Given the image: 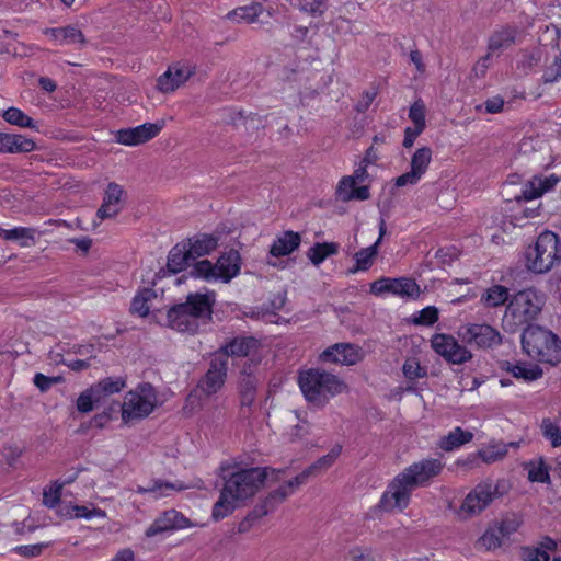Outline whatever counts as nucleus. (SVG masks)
<instances>
[{
    "label": "nucleus",
    "mask_w": 561,
    "mask_h": 561,
    "mask_svg": "<svg viewBox=\"0 0 561 561\" xmlns=\"http://www.w3.org/2000/svg\"><path fill=\"white\" fill-rule=\"evenodd\" d=\"M218 476L224 481L218 501L214 504L211 517L224 519L233 513L239 502L255 494L266 479V472L259 467L242 468L237 459H228L218 467Z\"/></svg>",
    "instance_id": "obj_1"
},
{
    "label": "nucleus",
    "mask_w": 561,
    "mask_h": 561,
    "mask_svg": "<svg viewBox=\"0 0 561 561\" xmlns=\"http://www.w3.org/2000/svg\"><path fill=\"white\" fill-rule=\"evenodd\" d=\"M444 467L438 458H423L411 463L388 483L378 507L383 512H403L410 505L413 491L427 486L442 473Z\"/></svg>",
    "instance_id": "obj_2"
},
{
    "label": "nucleus",
    "mask_w": 561,
    "mask_h": 561,
    "mask_svg": "<svg viewBox=\"0 0 561 561\" xmlns=\"http://www.w3.org/2000/svg\"><path fill=\"white\" fill-rule=\"evenodd\" d=\"M522 347L533 359L556 366L561 363V340L552 331L528 325L522 333Z\"/></svg>",
    "instance_id": "obj_3"
},
{
    "label": "nucleus",
    "mask_w": 561,
    "mask_h": 561,
    "mask_svg": "<svg viewBox=\"0 0 561 561\" xmlns=\"http://www.w3.org/2000/svg\"><path fill=\"white\" fill-rule=\"evenodd\" d=\"M298 385L306 400L316 405H324L344 388L335 375L316 368L300 371Z\"/></svg>",
    "instance_id": "obj_4"
},
{
    "label": "nucleus",
    "mask_w": 561,
    "mask_h": 561,
    "mask_svg": "<svg viewBox=\"0 0 561 561\" xmlns=\"http://www.w3.org/2000/svg\"><path fill=\"white\" fill-rule=\"evenodd\" d=\"M561 262V242L557 233L541 232L533 247L526 250V267L536 274H545Z\"/></svg>",
    "instance_id": "obj_5"
},
{
    "label": "nucleus",
    "mask_w": 561,
    "mask_h": 561,
    "mask_svg": "<svg viewBox=\"0 0 561 561\" xmlns=\"http://www.w3.org/2000/svg\"><path fill=\"white\" fill-rule=\"evenodd\" d=\"M157 407V391L149 382H141L129 390L124 398L121 414L124 423L142 420Z\"/></svg>",
    "instance_id": "obj_6"
},
{
    "label": "nucleus",
    "mask_w": 561,
    "mask_h": 561,
    "mask_svg": "<svg viewBox=\"0 0 561 561\" xmlns=\"http://www.w3.org/2000/svg\"><path fill=\"white\" fill-rule=\"evenodd\" d=\"M370 293L378 297L393 296L402 300H416L421 295V288L411 277L383 276L370 283Z\"/></svg>",
    "instance_id": "obj_7"
},
{
    "label": "nucleus",
    "mask_w": 561,
    "mask_h": 561,
    "mask_svg": "<svg viewBox=\"0 0 561 561\" xmlns=\"http://www.w3.org/2000/svg\"><path fill=\"white\" fill-rule=\"evenodd\" d=\"M227 360L225 356H214L206 374L198 380L195 389L187 396V402L193 403L198 393L206 398L216 394L224 387L227 379Z\"/></svg>",
    "instance_id": "obj_8"
},
{
    "label": "nucleus",
    "mask_w": 561,
    "mask_h": 561,
    "mask_svg": "<svg viewBox=\"0 0 561 561\" xmlns=\"http://www.w3.org/2000/svg\"><path fill=\"white\" fill-rule=\"evenodd\" d=\"M517 36L518 28L515 25L506 24L494 28L488 39V53L477 61L474 71L477 73L480 71L483 76L490 67L491 58L494 55L500 56L504 50L515 45Z\"/></svg>",
    "instance_id": "obj_9"
},
{
    "label": "nucleus",
    "mask_w": 561,
    "mask_h": 561,
    "mask_svg": "<svg viewBox=\"0 0 561 561\" xmlns=\"http://www.w3.org/2000/svg\"><path fill=\"white\" fill-rule=\"evenodd\" d=\"M342 453V445L336 444L334 445L330 451L320 457L318 460H316L313 463H311L308 468L302 470L299 474H297L294 479L280 484L278 486V493L280 494V497H288L295 489L298 486L305 484L309 477L316 476L321 471H324L333 466V463L336 461L339 456Z\"/></svg>",
    "instance_id": "obj_10"
},
{
    "label": "nucleus",
    "mask_w": 561,
    "mask_h": 561,
    "mask_svg": "<svg viewBox=\"0 0 561 561\" xmlns=\"http://www.w3.org/2000/svg\"><path fill=\"white\" fill-rule=\"evenodd\" d=\"M546 304V295L536 288L519 290L510 299L504 316H538Z\"/></svg>",
    "instance_id": "obj_11"
},
{
    "label": "nucleus",
    "mask_w": 561,
    "mask_h": 561,
    "mask_svg": "<svg viewBox=\"0 0 561 561\" xmlns=\"http://www.w3.org/2000/svg\"><path fill=\"white\" fill-rule=\"evenodd\" d=\"M431 345L449 364L461 365L472 358L471 352L448 334L437 333L433 335Z\"/></svg>",
    "instance_id": "obj_12"
},
{
    "label": "nucleus",
    "mask_w": 561,
    "mask_h": 561,
    "mask_svg": "<svg viewBox=\"0 0 561 561\" xmlns=\"http://www.w3.org/2000/svg\"><path fill=\"white\" fill-rule=\"evenodd\" d=\"M215 293L188 294L186 300L168 310L167 316H211Z\"/></svg>",
    "instance_id": "obj_13"
},
{
    "label": "nucleus",
    "mask_w": 561,
    "mask_h": 561,
    "mask_svg": "<svg viewBox=\"0 0 561 561\" xmlns=\"http://www.w3.org/2000/svg\"><path fill=\"white\" fill-rule=\"evenodd\" d=\"M493 495L494 490L491 483H479L463 499L459 508V515L462 518L479 515L492 502Z\"/></svg>",
    "instance_id": "obj_14"
},
{
    "label": "nucleus",
    "mask_w": 561,
    "mask_h": 561,
    "mask_svg": "<svg viewBox=\"0 0 561 561\" xmlns=\"http://www.w3.org/2000/svg\"><path fill=\"white\" fill-rule=\"evenodd\" d=\"M195 73V66L187 61H178L157 79V89L162 93H171L183 85Z\"/></svg>",
    "instance_id": "obj_15"
},
{
    "label": "nucleus",
    "mask_w": 561,
    "mask_h": 561,
    "mask_svg": "<svg viewBox=\"0 0 561 561\" xmlns=\"http://www.w3.org/2000/svg\"><path fill=\"white\" fill-rule=\"evenodd\" d=\"M433 151L430 147H421L411 157L410 170L399 175L394 184L398 187L415 185L426 173L432 162Z\"/></svg>",
    "instance_id": "obj_16"
},
{
    "label": "nucleus",
    "mask_w": 561,
    "mask_h": 561,
    "mask_svg": "<svg viewBox=\"0 0 561 561\" xmlns=\"http://www.w3.org/2000/svg\"><path fill=\"white\" fill-rule=\"evenodd\" d=\"M462 342L481 348L491 347L500 342V333L489 324H469L459 330Z\"/></svg>",
    "instance_id": "obj_17"
},
{
    "label": "nucleus",
    "mask_w": 561,
    "mask_h": 561,
    "mask_svg": "<svg viewBox=\"0 0 561 561\" xmlns=\"http://www.w3.org/2000/svg\"><path fill=\"white\" fill-rule=\"evenodd\" d=\"M192 522L176 510H168L160 514L153 523L146 529L145 535L148 538L154 537L165 531L190 528Z\"/></svg>",
    "instance_id": "obj_18"
},
{
    "label": "nucleus",
    "mask_w": 561,
    "mask_h": 561,
    "mask_svg": "<svg viewBox=\"0 0 561 561\" xmlns=\"http://www.w3.org/2000/svg\"><path fill=\"white\" fill-rule=\"evenodd\" d=\"M161 129V124L145 123L134 128L118 130L116 140L125 146H138L154 138Z\"/></svg>",
    "instance_id": "obj_19"
},
{
    "label": "nucleus",
    "mask_w": 561,
    "mask_h": 561,
    "mask_svg": "<svg viewBox=\"0 0 561 561\" xmlns=\"http://www.w3.org/2000/svg\"><path fill=\"white\" fill-rule=\"evenodd\" d=\"M320 358L324 363L355 365L362 359V351L350 343H336L324 350Z\"/></svg>",
    "instance_id": "obj_20"
},
{
    "label": "nucleus",
    "mask_w": 561,
    "mask_h": 561,
    "mask_svg": "<svg viewBox=\"0 0 561 561\" xmlns=\"http://www.w3.org/2000/svg\"><path fill=\"white\" fill-rule=\"evenodd\" d=\"M161 297L158 293L149 287L137 290L130 302V313L134 316H154L161 311Z\"/></svg>",
    "instance_id": "obj_21"
},
{
    "label": "nucleus",
    "mask_w": 561,
    "mask_h": 561,
    "mask_svg": "<svg viewBox=\"0 0 561 561\" xmlns=\"http://www.w3.org/2000/svg\"><path fill=\"white\" fill-rule=\"evenodd\" d=\"M43 34L49 36L54 45H75L81 48L87 45V38L82 31L73 24L61 27H47Z\"/></svg>",
    "instance_id": "obj_22"
},
{
    "label": "nucleus",
    "mask_w": 561,
    "mask_h": 561,
    "mask_svg": "<svg viewBox=\"0 0 561 561\" xmlns=\"http://www.w3.org/2000/svg\"><path fill=\"white\" fill-rule=\"evenodd\" d=\"M286 497H280L278 493V488L272 491L260 504H257L252 512L248 514L245 518H243L238 526L239 533L248 531L252 524L263 516L267 515L272 512L279 503L285 501Z\"/></svg>",
    "instance_id": "obj_23"
},
{
    "label": "nucleus",
    "mask_w": 561,
    "mask_h": 561,
    "mask_svg": "<svg viewBox=\"0 0 561 561\" xmlns=\"http://www.w3.org/2000/svg\"><path fill=\"white\" fill-rule=\"evenodd\" d=\"M216 276L219 282L229 283L239 275L241 257L238 251L230 250L222 253L215 263Z\"/></svg>",
    "instance_id": "obj_24"
},
{
    "label": "nucleus",
    "mask_w": 561,
    "mask_h": 561,
    "mask_svg": "<svg viewBox=\"0 0 561 561\" xmlns=\"http://www.w3.org/2000/svg\"><path fill=\"white\" fill-rule=\"evenodd\" d=\"M335 197L341 202L367 201L370 197L369 187L359 185L353 178L344 175L335 187Z\"/></svg>",
    "instance_id": "obj_25"
},
{
    "label": "nucleus",
    "mask_w": 561,
    "mask_h": 561,
    "mask_svg": "<svg viewBox=\"0 0 561 561\" xmlns=\"http://www.w3.org/2000/svg\"><path fill=\"white\" fill-rule=\"evenodd\" d=\"M124 190L117 183H110L105 190L102 205L98 209L96 216L100 219L115 217L122 208V197Z\"/></svg>",
    "instance_id": "obj_26"
},
{
    "label": "nucleus",
    "mask_w": 561,
    "mask_h": 561,
    "mask_svg": "<svg viewBox=\"0 0 561 561\" xmlns=\"http://www.w3.org/2000/svg\"><path fill=\"white\" fill-rule=\"evenodd\" d=\"M35 149L36 144L32 138L0 131V153H30Z\"/></svg>",
    "instance_id": "obj_27"
},
{
    "label": "nucleus",
    "mask_w": 561,
    "mask_h": 561,
    "mask_svg": "<svg viewBox=\"0 0 561 561\" xmlns=\"http://www.w3.org/2000/svg\"><path fill=\"white\" fill-rule=\"evenodd\" d=\"M183 241L195 261L215 251L218 247L219 238L213 233H196Z\"/></svg>",
    "instance_id": "obj_28"
},
{
    "label": "nucleus",
    "mask_w": 561,
    "mask_h": 561,
    "mask_svg": "<svg viewBox=\"0 0 561 561\" xmlns=\"http://www.w3.org/2000/svg\"><path fill=\"white\" fill-rule=\"evenodd\" d=\"M378 230V239L371 245L360 249L354 254L356 265L351 270L353 273L357 271H367L371 266L373 261L378 253V247L387 232L386 221L382 218L380 219Z\"/></svg>",
    "instance_id": "obj_29"
},
{
    "label": "nucleus",
    "mask_w": 561,
    "mask_h": 561,
    "mask_svg": "<svg viewBox=\"0 0 561 561\" xmlns=\"http://www.w3.org/2000/svg\"><path fill=\"white\" fill-rule=\"evenodd\" d=\"M187 486L182 481L168 482L161 479H153L147 486L137 485L136 493L145 495L151 494L154 499L165 497L174 491L185 490Z\"/></svg>",
    "instance_id": "obj_30"
},
{
    "label": "nucleus",
    "mask_w": 561,
    "mask_h": 561,
    "mask_svg": "<svg viewBox=\"0 0 561 561\" xmlns=\"http://www.w3.org/2000/svg\"><path fill=\"white\" fill-rule=\"evenodd\" d=\"M301 243V237L298 232L288 230L278 234L270 248V254L274 257H280L291 254Z\"/></svg>",
    "instance_id": "obj_31"
},
{
    "label": "nucleus",
    "mask_w": 561,
    "mask_h": 561,
    "mask_svg": "<svg viewBox=\"0 0 561 561\" xmlns=\"http://www.w3.org/2000/svg\"><path fill=\"white\" fill-rule=\"evenodd\" d=\"M126 387L124 377H106L91 386V391L95 393L96 404L105 403L106 400L116 393H119Z\"/></svg>",
    "instance_id": "obj_32"
},
{
    "label": "nucleus",
    "mask_w": 561,
    "mask_h": 561,
    "mask_svg": "<svg viewBox=\"0 0 561 561\" xmlns=\"http://www.w3.org/2000/svg\"><path fill=\"white\" fill-rule=\"evenodd\" d=\"M193 261L188 248H186L184 241H181L170 250L167 267L171 273L176 274L184 271Z\"/></svg>",
    "instance_id": "obj_33"
},
{
    "label": "nucleus",
    "mask_w": 561,
    "mask_h": 561,
    "mask_svg": "<svg viewBox=\"0 0 561 561\" xmlns=\"http://www.w3.org/2000/svg\"><path fill=\"white\" fill-rule=\"evenodd\" d=\"M473 439V434L470 431L462 430L456 426L448 434L442 436L437 443L438 448L444 451H453L461 446L470 443Z\"/></svg>",
    "instance_id": "obj_34"
},
{
    "label": "nucleus",
    "mask_w": 561,
    "mask_h": 561,
    "mask_svg": "<svg viewBox=\"0 0 561 561\" xmlns=\"http://www.w3.org/2000/svg\"><path fill=\"white\" fill-rule=\"evenodd\" d=\"M254 346L255 340L252 337H234L228 344L221 346L215 356H225L228 362L229 356H248Z\"/></svg>",
    "instance_id": "obj_35"
},
{
    "label": "nucleus",
    "mask_w": 561,
    "mask_h": 561,
    "mask_svg": "<svg viewBox=\"0 0 561 561\" xmlns=\"http://www.w3.org/2000/svg\"><path fill=\"white\" fill-rule=\"evenodd\" d=\"M505 370L514 378L522 379L526 382L535 381L542 377L543 371L537 364L529 363H506Z\"/></svg>",
    "instance_id": "obj_36"
},
{
    "label": "nucleus",
    "mask_w": 561,
    "mask_h": 561,
    "mask_svg": "<svg viewBox=\"0 0 561 561\" xmlns=\"http://www.w3.org/2000/svg\"><path fill=\"white\" fill-rule=\"evenodd\" d=\"M35 229L30 227H14L12 229L0 227V238L8 241H18L22 248H28L35 243Z\"/></svg>",
    "instance_id": "obj_37"
},
{
    "label": "nucleus",
    "mask_w": 561,
    "mask_h": 561,
    "mask_svg": "<svg viewBox=\"0 0 561 561\" xmlns=\"http://www.w3.org/2000/svg\"><path fill=\"white\" fill-rule=\"evenodd\" d=\"M540 430L552 447L561 446V410L556 417L542 419Z\"/></svg>",
    "instance_id": "obj_38"
},
{
    "label": "nucleus",
    "mask_w": 561,
    "mask_h": 561,
    "mask_svg": "<svg viewBox=\"0 0 561 561\" xmlns=\"http://www.w3.org/2000/svg\"><path fill=\"white\" fill-rule=\"evenodd\" d=\"M339 252L336 242H317L307 251V257L314 266L322 264L329 256Z\"/></svg>",
    "instance_id": "obj_39"
},
{
    "label": "nucleus",
    "mask_w": 561,
    "mask_h": 561,
    "mask_svg": "<svg viewBox=\"0 0 561 561\" xmlns=\"http://www.w3.org/2000/svg\"><path fill=\"white\" fill-rule=\"evenodd\" d=\"M263 12L261 3H252L230 11L227 19L237 23H253Z\"/></svg>",
    "instance_id": "obj_40"
},
{
    "label": "nucleus",
    "mask_w": 561,
    "mask_h": 561,
    "mask_svg": "<svg viewBox=\"0 0 561 561\" xmlns=\"http://www.w3.org/2000/svg\"><path fill=\"white\" fill-rule=\"evenodd\" d=\"M2 118L8 124L18 126L20 128L38 130V126L34 119L19 107L10 106L9 108L4 110L2 113Z\"/></svg>",
    "instance_id": "obj_41"
},
{
    "label": "nucleus",
    "mask_w": 561,
    "mask_h": 561,
    "mask_svg": "<svg viewBox=\"0 0 561 561\" xmlns=\"http://www.w3.org/2000/svg\"><path fill=\"white\" fill-rule=\"evenodd\" d=\"M510 302L508 288L502 285H493L489 287L481 296V302L485 307L495 308Z\"/></svg>",
    "instance_id": "obj_42"
},
{
    "label": "nucleus",
    "mask_w": 561,
    "mask_h": 561,
    "mask_svg": "<svg viewBox=\"0 0 561 561\" xmlns=\"http://www.w3.org/2000/svg\"><path fill=\"white\" fill-rule=\"evenodd\" d=\"M75 479L76 477L64 482L54 481L49 486H46L43 491V504L48 508H55L60 503L65 484L71 483Z\"/></svg>",
    "instance_id": "obj_43"
},
{
    "label": "nucleus",
    "mask_w": 561,
    "mask_h": 561,
    "mask_svg": "<svg viewBox=\"0 0 561 561\" xmlns=\"http://www.w3.org/2000/svg\"><path fill=\"white\" fill-rule=\"evenodd\" d=\"M504 539L501 536L500 528H495L494 525L489 526L483 535L478 539V547L483 548L486 551L495 550L500 548Z\"/></svg>",
    "instance_id": "obj_44"
},
{
    "label": "nucleus",
    "mask_w": 561,
    "mask_h": 561,
    "mask_svg": "<svg viewBox=\"0 0 561 561\" xmlns=\"http://www.w3.org/2000/svg\"><path fill=\"white\" fill-rule=\"evenodd\" d=\"M68 518H84L92 519L94 517H105L106 513L100 507L89 508L84 505H69L66 513L64 514Z\"/></svg>",
    "instance_id": "obj_45"
},
{
    "label": "nucleus",
    "mask_w": 561,
    "mask_h": 561,
    "mask_svg": "<svg viewBox=\"0 0 561 561\" xmlns=\"http://www.w3.org/2000/svg\"><path fill=\"white\" fill-rule=\"evenodd\" d=\"M526 468L530 482L550 483L549 467L542 458H540L538 462L530 461L526 465Z\"/></svg>",
    "instance_id": "obj_46"
},
{
    "label": "nucleus",
    "mask_w": 561,
    "mask_h": 561,
    "mask_svg": "<svg viewBox=\"0 0 561 561\" xmlns=\"http://www.w3.org/2000/svg\"><path fill=\"white\" fill-rule=\"evenodd\" d=\"M192 274L206 282H218L215 264L208 260H202L194 264Z\"/></svg>",
    "instance_id": "obj_47"
},
{
    "label": "nucleus",
    "mask_w": 561,
    "mask_h": 561,
    "mask_svg": "<svg viewBox=\"0 0 561 561\" xmlns=\"http://www.w3.org/2000/svg\"><path fill=\"white\" fill-rule=\"evenodd\" d=\"M505 101L501 95L488 98L484 103L477 104L474 111L478 113L485 112L488 114H500L504 112Z\"/></svg>",
    "instance_id": "obj_48"
},
{
    "label": "nucleus",
    "mask_w": 561,
    "mask_h": 561,
    "mask_svg": "<svg viewBox=\"0 0 561 561\" xmlns=\"http://www.w3.org/2000/svg\"><path fill=\"white\" fill-rule=\"evenodd\" d=\"M402 371L404 377L409 380L424 378L427 375L426 368L422 367L416 358L405 359Z\"/></svg>",
    "instance_id": "obj_49"
},
{
    "label": "nucleus",
    "mask_w": 561,
    "mask_h": 561,
    "mask_svg": "<svg viewBox=\"0 0 561 561\" xmlns=\"http://www.w3.org/2000/svg\"><path fill=\"white\" fill-rule=\"evenodd\" d=\"M507 453L504 446L492 445L478 451V457L485 463H493L501 460Z\"/></svg>",
    "instance_id": "obj_50"
},
{
    "label": "nucleus",
    "mask_w": 561,
    "mask_h": 561,
    "mask_svg": "<svg viewBox=\"0 0 561 561\" xmlns=\"http://www.w3.org/2000/svg\"><path fill=\"white\" fill-rule=\"evenodd\" d=\"M165 322L158 321L159 324H165L172 329H178L181 332H194L193 325L198 318H163Z\"/></svg>",
    "instance_id": "obj_51"
},
{
    "label": "nucleus",
    "mask_w": 561,
    "mask_h": 561,
    "mask_svg": "<svg viewBox=\"0 0 561 561\" xmlns=\"http://www.w3.org/2000/svg\"><path fill=\"white\" fill-rule=\"evenodd\" d=\"M95 404L96 397L95 393L91 391V386L84 391H82L76 401L77 410L81 413L91 412Z\"/></svg>",
    "instance_id": "obj_52"
},
{
    "label": "nucleus",
    "mask_w": 561,
    "mask_h": 561,
    "mask_svg": "<svg viewBox=\"0 0 561 561\" xmlns=\"http://www.w3.org/2000/svg\"><path fill=\"white\" fill-rule=\"evenodd\" d=\"M409 118L413 123V126L425 129V127H426L425 105L421 100L415 101L410 106Z\"/></svg>",
    "instance_id": "obj_53"
},
{
    "label": "nucleus",
    "mask_w": 561,
    "mask_h": 561,
    "mask_svg": "<svg viewBox=\"0 0 561 561\" xmlns=\"http://www.w3.org/2000/svg\"><path fill=\"white\" fill-rule=\"evenodd\" d=\"M50 546V542H39L34 545L16 546L13 551L23 558L39 557L43 551Z\"/></svg>",
    "instance_id": "obj_54"
},
{
    "label": "nucleus",
    "mask_w": 561,
    "mask_h": 561,
    "mask_svg": "<svg viewBox=\"0 0 561 561\" xmlns=\"http://www.w3.org/2000/svg\"><path fill=\"white\" fill-rule=\"evenodd\" d=\"M520 558L523 561H549L550 556L547 551L539 547H522Z\"/></svg>",
    "instance_id": "obj_55"
},
{
    "label": "nucleus",
    "mask_w": 561,
    "mask_h": 561,
    "mask_svg": "<svg viewBox=\"0 0 561 561\" xmlns=\"http://www.w3.org/2000/svg\"><path fill=\"white\" fill-rule=\"evenodd\" d=\"M561 78V54L557 55L550 66L543 70V83H554Z\"/></svg>",
    "instance_id": "obj_56"
},
{
    "label": "nucleus",
    "mask_w": 561,
    "mask_h": 561,
    "mask_svg": "<svg viewBox=\"0 0 561 561\" xmlns=\"http://www.w3.org/2000/svg\"><path fill=\"white\" fill-rule=\"evenodd\" d=\"M541 196L539 192L538 181H536L535 178H533L530 181H528L523 190L519 196H516L515 199L517 202L520 201H533L536 198H539Z\"/></svg>",
    "instance_id": "obj_57"
},
{
    "label": "nucleus",
    "mask_w": 561,
    "mask_h": 561,
    "mask_svg": "<svg viewBox=\"0 0 561 561\" xmlns=\"http://www.w3.org/2000/svg\"><path fill=\"white\" fill-rule=\"evenodd\" d=\"M328 0H301L300 9L313 15H321L327 10Z\"/></svg>",
    "instance_id": "obj_58"
},
{
    "label": "nucleus",
    "mask_w": 561,
    "mask_h": 561,
    "mask_svg": "<svg viewBox=\"0 0 561 561\" xmlns=\"http://www.w3.org/2000/svg\"><path fill=\"white\" fill-rule=\"evenodd\" d=\"M378 95V89L376 87L370 88L369 90H366L362 93L360 100L356 103L355 110L358 113L366 112L371 103L375 101L376 96Z\"/></svg>",
    "instance_id": "obj_59"
},
{
    "label": "nucleus",
    "mask_w": 561,
    "mask_h": 561,
    "mask_svg": "<svg viewBox=\"0 0 561 561\" xmlns=\"http://www.w3.org/2000/svg\"><path fill=\"white\" fill-rule=\"evenodd\" d=\"M534 178L536 179V181H538L539 192L541 195L553 190L560 181V178L556 174H550L548 176H534Z\"/></svg>",
    "instance_id": "obj_60"
},
{
    "label": "nucleus",
    "mask_w": 561,
    "mask_h": 561,
    "mask_svg": "<svg viewBox=\"0 0 561 561\" xmlns=\"http://www.w3.org/2000/svg\"><path fill=\"white\" fill-rule=\"evenodd\" d=\"M424 131V128H420V127H416V126H408L404 128V137H403V141H402V146L404 148H411L416 138Z\"/></svg>",
    "instance_id": "obj_61"
},
{
    "label": "nucleus",
    "mask_w": 561,
    "mask_h": 561,
    "mask_svg": "<svg viewBox=\"0 0 561 561\" xmlns=\"http://www.w3.org/2000/svg\"><path fill=\"white\" fill-rule=\"evenodd\" d=\"M33 381H34V385L41 391H47L53 386V383L56 381V379L48 377L42 373H36Z\"/></svg>",
    "instance_id": "obj_62"
},
{
    "label": "nucleus",
    "mask_w": 561,
    "mask_h": 561,
    "mask_svg": "<svg viewBox=\"0 0 561 561\" xmlns=\"http://www.w3.org/2000/svg\"><path fill=\"white\" fill-rule=\"evenodd\" d=\"M494 526L495 528H500L501 536L504 540L517 530V525L513 520H502L494 524Z\"/></svg>",
    "instance_id": "obj_63"
},
{
    "label": "nucleus",
    "mask_w": 561,
    "mask_h": 561,
    "mask_svg": "<svg viewBox=\"0 0 561 561\" xmlns=\"http://www.w3.org/2000/svg\"><path fill=\"white\" fill-rule=\"evenodd\" d=\"M135 553L130 548L119 550L111 561H134Z\"/></svg>",
    "instance_id": "obj_64"
}]
</instances>
